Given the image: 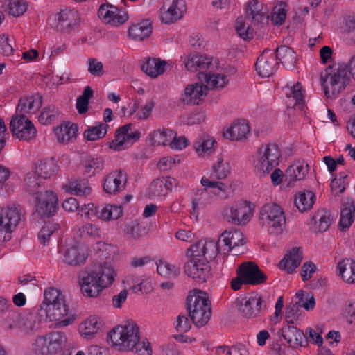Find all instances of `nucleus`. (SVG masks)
Masks as SVG:
<instances>
[{
    "instance_id": "obj_1",
    "label": "nucleus",
    "mask_w": 355,
    "mask_h": 355,
    "mask_svg": "<svg viewBox=\"0 0 355 355\" xmlns=\"http://www.w3.org/2000/svg\"><path fill=\"white\" fill-rule=\"evenodd\" d=\"M139 328L131 321L112 329L107 336V342L119 351H131L137 355H152L150 343L147 339L139 341Z\"/></svg>"
},
{
    "instance_id": "obj_2",
    "label": "nucleus",
    "mask_w": 355,
    "mask_h": 355,
    "mask_svg": "<svg viewBox=\"0 0 355 355\" xmlns=\"http://www.w3.org/2000/svg\"><path fill=\"white\" fill-rule=\"evenodd\" d=\"M116 272L108 263L104 262L94 269L82 272L79 277V285L82 293L87 297L98 296L114 281Z\"/></svg>"
},
{
    "instance_id": "obj_3",
    "label": "nucleus",
    "mask_w": 355,
    "mask_h": 355,
    "mask_svg": "<svg viewBox=\"0 0 355 355\" xmlns=\"http://www.w3.org/2000/svg\"><path fill=\"white\" fill-rule=\"evenodd\" d=\"M198 79L204 80L207 85L195 83L188 85L180 100L184 104L199 105L200 101L208 93L209 88L214 89H223L229 82L227 77L219 73H211L210 72H200Z\"/></svg>"
},
{
    "instance_id": "obj_4",
    "label": "nucleus",
    "mask_w": 355,
    "mask_h": 355,
    "mask_svg": "<svg viewBox=\"0 0 355 355\" xmlns=\"http://www.w3.org/2000/svg\"><path fill=\"white\" fill-rule=\"evenodd\" d=\"M44 299L40 305L39 314L44 315L51 321H58L56 327H66L72 323L74 318L69 316L60 320L69 313V308L64 302V295L57 289L50 288L45 290Z\"/></svg>"
},
{
    "instance_id": "obj_5",
    "label": "nucleus",
    "mask_w": 355,
    "mask_h": 355,
    "mask_svg": "<svg viewBox=\"0 0 355 355\" xmlns=\"http://www.w3.org/2000/svg\"><path fill=\"white\" fill-rule=\"evenodd\" d=\"M194 293L187 298V309L193 324L202 327L211 315V304L205 292L196 290Z\"/></svg>"
},
{
    "instance_id": "obj_6",
    "label": "nucleus",
    "mask_w": 355,
    "mask_h": 355,
    "mask_svg": "<svg viewBox=\"0 0 355 355\" xmlns=\"http://www.w3.org/2000/svg\"><path fill=\"white\" fill-rule=\"evenodd\" d=\"M320 80L326 97L335 98L345 89L350 82V78L343 71L342 66L338 69L328 67L324 71L321 72Z\"/></svg>"
},
{
    "instance_id": "obj_7",
    "label": "nucleus",
    "mask_w": 355,
    "mask_h": 355,
    "mask_svg": "<svg viewBox=\"0 0 355 355\" xmlns=\"http://www.w3.org/2000/svg\"><path fill=\"white\" fill-rule=\"evenodd\" d=\"M259 223L271 234L282 233L286 225L283 209L276 203L263 205L259 211Z\"/></svg>"
},
{
    "instance_id": "obj_8",
    "label": "nucleus",
    "mask_w": 355,
    "mask_h": 355,
    "mask_svg": "<svg viewBox=\"0 0 355 355\" xmlns=\"http://www.w3.org/2000/svg\"><path fill=\"white\" fill-rule=\"evenodd\" d=\"M21 220V212L15 205L8 206L0 214V242L11 239V233Z\"/></svg>"
},
{
    "instance_id": "obj_9",
    "label": "nucleus",
    "mask_w": 355,
    "mask_h": 355,
    "mask_svg": "<svg viewBox=\"0 0 355 355\" xmlns=\"http://www.w3.org/2000/svg\"><path fill=\"white\" fill-rule=\"evenodd\" d=\"M10 130L14 137L24 141L33 139L37 134L33 123L24 114H17L12 117Z\"/></svg>"
},
{
    "instance_id": "obj_10",
    "label": "nucleus",
    "mask_w": 355,
    "mask_h": 355,
    "mask_svg": "<svg viewBox=\"0 0 355 355\" xmlns=\"http://www.w3.org/2000/svg\"><path fill=\"white\" fill-rule=\"evenodd\" d=\"M55 19L57 21L55 29L62 33H70L79 26L80 21L78 12L69 8L61 10Z\"/></svg>"
},
{
    "instance_id": "obj_11",
    "label": "nucleus",
    "mask_w": 355,
    "mask_h": 355,
    "mask_svg": "<svg viewBox=\"0 0 355 355\" xmlns=\"http://www.w3.org/2000/svg\"><path fill=\"white\" fill-rule=\"evenodd\" d=\"M185 274L198 283H204L210 275V266L205 259L191 258L184 265Z\"/></svg>"
},
{
    "instance_id": "obj_12",
    "label": "nucleus",
    "mask_w": 355,
    "mask_h": 355,
    "mask_svg": "<svg viewBox=\"0 0 355 355\" xmlns=\"http://www.w3.org/2000/svg\"><path fill=\"white\" fill-rule=\"evenodd\" d=\"M132 124H126L120 127L116 132L115 139L110 143V148L120 151L131 146L140 137V132L135 131L129 132Z\"/></svg>"
},
{
    "instance_id": "obj_13",
    "label": "nucleus",
    "mask_w": 355,
    "mask_h": 355,
    "mask_svg": "<svg viewBox=\"0 0 355 355\" xmlns=\"http://www.w3.org/2000/svg\"><path fill=\"white\" fill-rule=\"evenodd\" d=\"M35 199L36 212L40 216L50 217L56 213L58 199L53 191H46L44 193L40 192L36 195Z\"/></svg>"
},
{
    "instance_id": "obj_14",
    "label": "nucleus",
    "mask_w": 355,
    "mask_h": 355,
    "mask_svg": "<svg viewBox=\"0 0 355 355\" xmlns=\"http://www.w3.org/2000/svg\"><path fill=\"white\" fill-rule=\"evenodd\" d=\"M98 15L104 23L112 26H119L128 19L126 12L111 4H102L98 10Z\"/></svg>"
},
{
    "instance_id": "obj_15",
    "label": "nucleus",
    "mask_w": 355,
    "mask_h": 355,
    "mask_svg": "<svg viewBox=\"0 0 355 355\" xmlns=\"http://www.w3.org/2000/svg\"><path fill=\"white\" fill-rule=\"evenodd\" d=\"M251 212L250 204L246 201L233 205L224 210L223 218L235 225L245 224L249 220Z\"/></svg>"
},
{
    "instance_id": "obj_16",
    "label": "nucleus",
    "mask_w": 355,
    "mask_h": 355,
    "mask_svg": "<svg viewBox=\"0 0 355 355\" xmlns=\"http://www.w3.org/2000/svg\"><path fill=\"white\" fill-rule=\"evenodd\" d=\"M278 62L275 53L266 49L257 58L255 67L257 73L261 77H270L277 70Z\"/></svg>"
},
{
    "instance_id": "obj_17",
    "label": "nucleus",
    "mask_w": 355,
    "mask_h": 355,
    "mask_svg": "<svg viewBox=\"0 0 355 355\" xmlns=\"http://www.w3.org/2000/svg\"><path fill=\"white\" fill-rule=\"evenodd\" d=\"M241 276L247 285L257 286L267 280V275L260 270L258 266L251 261L245 262L239 266Z\"/></svg>"
},
{
    "instance_id": "obj_18",
    "label": "nucleus",
    "mask_w": 355,
    "mask_h": 355,
    "mask_svg": "<svg viewBox=\"0 0 355 355\" xmlns=\"http://www.w3.org/2000/svg\"><path fill=\"white\" fill-rule=\"evenodd\" d=\"M250 135V125L244 119L234 121L230 127L223 131V137L230 141H244Z\"/></svg>"
},
{
    "instance_id": "obj_19",
    "label": "nucleus",
    "mask_w": 355,
    "mask_h": 355,
    "mask_svg": "<svg viewBox=\"0 0 355 355\" xmlns=\"http://www.w3.org/2000/svg\"><path fill=\"white\" fill-rule=\"evenodd\" d=\"M223 241L228 247V251L232 252L234 255L244 253L245 240L243 233L236 229L225 230L221 234Z\"/></svg>"
},
{
    "instance_id": "obj_20",
    "label": "nucleus",
    "mask_w": 355,
    "mask_h": 355,
    "mask_svg": "<svg viewBox=\"0 0 355 355\" xmlns=\"http://www.w3.org/2000/svg\"><path fill=\"white\" fill-rule=\"evenodd\" d=\"M127 176L121 169L110 173L104 179L103 189L108 194H116L125 189Z\"/></svg>"
},
{
    "instance_id": "obj_21",
    "label": "nucleus",
    "mask_w": 355,
    "mask_h": 355,
    "mask_svg": "<svg viewBox=\"0 0 355 355\" xmlns=\"http://www.w3.org/2000/svg\"><path fill=\"white\" fill-rule=\"evenodd\" d=\"M291 324L282 327L279 334L287 340L288 343L292 347H306L308 341L305 338L304 332Z\"/></svg>"
},
{
    "instance_id": "obj_22",
    "label": "nucleus",
    "mask_w": 355,
    "mask_h": 355,
    "mask_svg": "<svg viewBox=\"0 0 355 355\" xmlns=\"http://www.w3.org/2000/svg\"><path fill=\"white\" fill-rule=\"evenodd\" d=\"M62 188L68 193L78 196H87L92 193V188L86 179L76 177L69 178Z\"/></svg>"
},
{
    "instance_id": "obj_23",
    "label": "nucleus",
    "mask_w": 355,
    "mask_h": 355,
    "mask_svg": "<svg viewBox=\"0 0 355 355\" xmlns=\"http://www.w3.org/2000/svg\"><path fill=\"white\" fill-rule=\"evenodd\" d=\"M263 300L261 296H250L241 302L239 310L242 315L245 318H254L258 315L262 309Z\"/></svg>"
},
{
    "instance_id": "obj_24",
    "label": "nucleus",
    "mask_w": 355,
    "mask_h": 355,
    "mask_svg": "<svg viewBox=\"0 0 355 355\" xmlns=\"http://www.w3.org/2000/svg\"><path fill=\"white\" fill-rule=\"evenodd\" d=\"M63 261L73 266L85 263L87 253L83 246L73 245L67 247L63 251Z\"/></svg>"
},
{
    "instance_id": "obj_25",
    "label": "nucleus",
    "mask_w": 355,
    "mask_h": 355,
    "mask_svg": "<svg viewBox=\"0 0 355 355\" xmlns=\"http://www.w3.org/2000/svg\"><path fill=\"white\" fill-rule=\"evenodd\" d=\"M186 12V4L182 0H173L170 7L162 12L161 20L166 24H173L180 19Z\"/></svg>"
},
{
    "instance_id": "obj_26",
    "label": "nucleus",
    "mask_w": 355,
    "mask_h": 355,
    "mask_svg": "<svg viewBox=\"0 0 355 355\" xmlns=\"http://www.w3.org/2000/svg\"><path fill=\"white\" fill-rule=\"evenodd\" d=\"M302 260V252L299 247H294L288 251L283 259L280 261L278 266L282 270H285L288 273H293L300 266Z\"/></svg>"
},
{
    "instance_id": "obj_27",
    "label": "nucleus",
    "mask_w": 355,
    "mask_h": 355,
    "mask_svg": "<svg viewBox=\"0 0 355 355\" xmlns=\"http://www.w3.org/2000/svg\"><path fill=\"white\" fill-rule=\"evenodd\" d=\"M58 163L55 157H42L35 164L38 176L46 179L55 175L59 169Z\"/></svg>"
},
{
    "instance_id": "obj_28",
    "label": "nucleus",
    "mask_w": 355,
    "mask_h": 355,
    "mask_svg": "<svg viewBox=\"0 0 355 355\" xmlns=\"http://www.w3.org/2000/svg\"><path fill=\"white\" fill-rule=\"evenodd\" d=\"M42 99V96L38 93L21 98L17 107V114L25 115L26 113H35L40 108Z\"/></svg>"
},
{
    "instance_id": "obj_29",
    "label": "nucleus",
    "mask_w": 355,
    "mask_h": 355,
    "mask_svg": "<svg viewBox=\"0 0 355 355\" xmlns=\"http://www.w3.org/2000/svg\"><path fill=\"white\" fill-rule=\"evenodd\" d=\"M217 145V141L214 138L204 135L198 137L195 139L193 143V148L198 155L202 154L211 155L215 152Z\"/></svg>"
},
{
    "instance_id": "obj_30",
    "label": "nucleus",
    "mask_w": 355,
    "mask_h": 355,
    "mask_svg": "<svg viewBox=\"0 0 355 355\" xmlns=\"http://www.w3.org/2000/svg\"><path fill=\"white\" fill-rule=\"evenodd\" d=\"M355 202L352 199L347 198L343 203L340 211L339 227L342 231H346L354 221Z\"/></svg>"
},
{
    "instance_id": "obj_31",
    "label": "nucleus",
    "mask_w": 355,
    "mask_h": 355,
    "mask_svg": "<svg viewBox=\"0 0 355 355\" xmlns=\"http://www.w3.org/2000/svg\"><path fill=\"white\" fill-rule=\"evenodd\" d=\"M212 65V58L205 55H190L185 62V67L190 71H202L210 68Z\"/></svg>"
},
{
    "instance_id": "obj_32",
    "label": "nucleus",
    "mask_w": 355,
    "mask_h": 355,
    "mask_svg": "<svg viewBox=\"0 0 355 355\" xmlns=\"http://www.w3.org/2000/svg\"><path fill=\"white\" fill-rule=\"evenodd\" d=\"M152 33V21L145 19L139 23L132 24L128 31L129 36L138 41H142L148 37Z\"/></svg>"
},
{
    "instance_id": "obj_33",
    "label": "nucleus",
    "mask_w": 355,
    "mask_h": 355,
    "mask_svg": "<svg viewBox=\"0 0 355 355\" xmlns=\"http://www.w3.org/2000/svg\"><path fill=\"white\" fill-rule=\"evenodd\" d=\"M54 131L58 142L68 144L76 138L78 127L76 125L68 122L56 128Z\"/></svg>"
},
{
    "instance_id": "obj_34",
    "label": "nucleus",
    "mask_w": 355,
    "mask_h": 355,
    "mask_svg": "<svg viewBox=\"0 0 355 355\" xmlns=\"http://www.w3.org/2000/svg\"><path fill=\"white\" fill-rule=\"evenodd\" d=\"M276 60L279 62L286 68L295 67L296 63V55L295 51L287 46H280L275 50Z\"/></svg>"
},
{
    "instance_id": "obj_35",
    "label": "nucleus",
    "mask_w": 355,
    "mask_h": 355,
    "mask_svg": "<svg viewBox=\"0 0 355 355\" xmlns=\"http://www.w3.org/2000/svg\"><path fill=\"white\" fill-rule=\"evenodd\" d=\"M50 355L60 353L67 345V338L64 333L53 331L48 333Z\"/></svg>"
},
{
    "instance_id": "obj_36",
    "label": "nucleus",
    "mask_w": 355,
    "mask_h": 355,
    "mask_svg": "<svg viewBox=\"0 0 355 355\" xmlns=\"http://www.w3.org/2000/svg\"><path fill=\"white\" fill-rule=\"evenodd\" d=\"M339 275L347 283H355V261L345 259L338 264Z\"/></svg>"
},
{
    "instance_id": "obj_37",
    "label": "nucleus",
    "mask_w": 355,
    "mask_h": 355,
    "mask_svg": "<svg viewBox=\"0 0 355 355\" xmlns=\"http://www.w3.org/2000/svg\"><path fill=\"white\" fill-rule=\"evenodd\" d=\"M315 196L311 191L298 192L295 196L294 204L300 212H304L312 208Z\"/></svg>"
},
{
    "instance_id": "obj_38",
    "label": "nucleus",
    "mask_w": 355,
    "mask_h": 355,
    "mask_svg": "<svg viewBox=\"0 0 355 355\" xmlns=\"http://www.w3.org/2000/svg\"><path fill=\"white\" fill-rule=\"evenodd\" d=\"M166 62L157 58H148L141 68L148 76L156 78L165 71Z\"/></svg>"
},
{
    "instance_id": "obj_39",
    "label": "nucleus",
    "mask_w": 355,
    "mask_h": 355,
    "mask_svg": "<svg viewBox=\"0 0 355 355\" xmlns=\"http://www.w3.org/2000/svg\"><path fill=\"white\" fill-rule=\"evenodd\" d=\"M1 8L9 15L17 17L26 11L27 3L24 0H3Z\"/></svg>"
},
{
    "instance_id": "obj_40",
    "label": "nucleus",
    "mask_w": 355,
    "mask_h": 355,
    "mask_svg": "<svg viewBox=\"0 0 355 355\" xmlns=\"http://www.w3.org/2000/svg\"><path fill=\"white\" fill-rule=\"evenodd\" d=\"M174 136V131L168 128L157 130L148 135L150 143L153 146H168L169 141Z\"/></svg>"
},
{
    "instance_id": "obj_41",
    "label": "nucleus",
    "mask_w": 355,
    "mask_h": 355,
    "mask_svg": "<svg viewBox=\"0 0 355 355\" xmlns=\"http://www.w3.org/2000/svg\"><path fill=\"white\" fill-rule=\"evenodd\" d=\"M312 220L315 223V231L320 232L327 231L331 223L330 214L326 210L318 211L313 215Z\"/></svg>"
},
{
    "instance_id": "obj_42",
    "label": "nucleus",
    "mask_w": 355,
    "mask_h": 355,
    "mask_svg": "<svg viewBox=\"0 0 355 355\" xmlns=\"http://www.w3.org/2000/svg\"><path fill=\"white\" fill-rule=\"evenodd\" d=\"M198 247L204 248V259H205L206 261H207L208 259H215L219 252L218 242L214 241L213 240L205 241H199L197 243H196V245L193 248H196Z\"/></svg>"
},
{
    "instance_id": "obj_43",
    "label": "nucleus",
    "mask_w": 355,
    "mask_h": 355,
    "mask_svg": "<svg viewBox=\"0 0 355 355\" xmlns=\"http://www.w3.org/2000/svg\"><path fill=\"white\" fill-rule=\"evenodd\" d=\"M109 125L107 123H100L96 126H91L84 132V138L87 141H95L104 137L107 132Z\"/></svg>"
},
{
    "instance_id": "obj_44",
    "label": "nucleus",
    "mask_w": 355,
    "mask_h": 355,
    "mask_svg": "<svg viewBox=\"0 0 355 355\" xmlns=\"http://www.w3.org/2000/svg\"><path fill=\"white\" fill-rule=\"evenodd\" d=\"M37 172H28L24 177L25 189L31 195L40 193V180Z\"/></svg>"
},
{
    "instance_id": "obj_45",
    "label": "nucleus",
    "mask_w": 355,
    "mask_h": 355,
    "mask_svg": "<svg viewBox=\"0 0 355 355\" xmlns=\"http://www.w3.org/2000/svg\"><path fill=\"white\" fill-rule=\"evenodd\" d=\"M123 214V208L121 205H107L101 209L98 218L104 220H116Z\"/></svg>"
},
{
    "instance_id": "obj_46",
    "label": "nucleus",
    "mask_w": 355,
    "mask_h": 355,
    "mask_svg": "<svg viewBox=\"0 0 355 355\" xmlns=\"http://www.w3.org/2000/svg\"><path fill=\"white\" fill-rule=\"evenodd\" d=\"M157 272L166 278H176L180 274V268L165 261L157 263Z\"/></svg>"
},
{
    "instance_id": "obj_47",
    "label": "nucleus",
    "mask_w": 355,
    "mask_h": 355,
    "mask_svg": "<svg viewBox=\"0 0 355 355\" xmlns=\"http://www.w3.org/2000/svg\"><path fill=\"white\" fill-rule=\"evenodd\" d=\"M292 148H286L284 150H281L279 146L275 143H268L265 145H261L258 148L257 153L261 155L263 153V155H281L282 154H291L293 153Z\"/></svg>"
},
{
    "instance_id": "obj_48",
    "label": "nucleus",
    "mask_w": 355,
    "mask_h": 355,
    "mask_svg": "<svg viewBox=\"0 0 355 355\" xmlns=\"http://www.w3.org/2000/svg\"><path fill=\"white\" fill-rule=\"evenodd\" d=\"M167 194L164 187V179L157 178L154 180L149 185L146 191V196L150 198L159 196H164Z\"/></svg>"
},
{
    "instance_id": "obj_49",
    "label": "nucleus",
    "mask_w": 355,
    "mask_h": 355,
    "mask_svg": "<svg viewBox=\"0 0 355 355\" xmlns=\"http://www.w3.org/2000/svg\"><path fill=\"white\" fill-rule=\"evenodd\" d=\"M96 318H89L82 322L79 326V331L85 338H90L91 336L97 333L98 327Z\"/></svg>"
},
{
    "instance_id": "obj_50",
    "label": "nucleus",
    "mask_w": 355,
    "mask_h": 355,
    "mask_svg": "<svg viewBox=\"0 0 355 355\" xmlns=\"http://www.w3.org/2000/svg\"><path fill=\"white\" fill-rule=\"evenodd\" d=\"M59 225L53 222H47L43 225L38 234V239L41 244L45 245L49 243L50 237L58 229Z\"/></svg>"
},
{
    "instance_id": "obj_51",
    "label": "nucleus",
    "mask_w": 355,
    "mask_h": 355,
    "mask_svg": "<svg viewBox=\"0 0 355 355\" xmlns=\"http://www.w3.org/2000/svg\"><path fill=\"white\" fill-rule=\"evenodd\" d=\"M48 333L38 336L32 344V349L38 355H50Z\"/></svg>"
},
{
    "instance_id": "obj_52",
    "label": "nucleus",
    "mask_w": 355,
    "mask_h": 355,
    "mask_svg": "<svg viewBox=\"0 0 355 355\" xmlns=\"http://www.w3.org/2000/svg\"><path fill=\"white\" fill-rule=\"evenodd\" d=\"M278 165V159H270V157H259L256 168L263 175L268 174L273 168Z\"/></svg>"
},
{
    "instance_id": "obj_53",
    "label": "nucleus",
    "mask_w": 355,
    "mask_h": 355,
    "mask_svg": "<svg viewBox=\"0 0 355 355\" xmlns=\"http://www.w3.org/2000/svg\"><path fill=\"white\" fill-rule=\"evenodd\" d=\"M93 96V90L87 86L82 95L76 101V109L79 114H84L88 110L89 100Z\"/></svg>"
},
{
    "instance_id": "obj_54",
    "label": "nucleus",
    "mask_w": 355,
    "mask_h": 355,
    "mask_svg": "<svg viewBox=\"0 0 355 355\" xmlns=\"http://www.w3.org/2000/svg\"><path fill=\"white\" fill-rule=\"evenodd\" d=\"M59 112L55 105L45 108L39 116V121L43 125H50L58 119Z\"/></svg>"
},
{
    "instance_id": "obj_55",
    "label": "nucleus",
    "mask_w": 355,
    "mask_h": 355,
    "mask_svg": "<svg viewBox=\"0 0 355 355\" xmlns=\"http://www.w3.org/2000/svg\"><path fill=\"white\" fill-rule=\"evenodd\" d=\"M302 302L298 301L296 303H291L286 307L285 318L288 324H294L301 315L302 313Z\"/></svg>"
},
{
    "instance_id": "obj_56",
    "label": "nucleus",
    "mask_w": 355,
    "mask_h": 355,
    "mask_svg": "<svg viewBox=\"0 0 355 355\" xmlns=\"http://www.w3.org/2000/svg\"><path fill=\"white\" fill-rule=\"evenodd\" d=\"M309 165L306 164L304 166L302 164H293L288 167L286 171L287 175L289 174L292 178L290 180L291 181L300 180L304 178V175L308 172Z\"/></svg>"
},
{
    "instance_id": "obj_57",
    "label": "nucleus",
    "mask_w": 355,
    "mask_h": 355,
    "mask_svg": "<svg viewBox=\"0 0 355 355\" xmlns=\"http://www.w3.org/2000/svg\"><path fill=\"white\" fill-rule=\"evenodd\" d=\"M288 98H292L295 101V106H299L300 109L303 108L304 100V94L302 91L300 83L297 82L295 85L291 86L289 89V93L286 94Z\"/></svg>"
},
{
    "instance_id": "obj_58",
    "label": "nucleus",
    "mask_w": 355,
    "mask_h": 355,
    "mask_svg": "<svg viewBox=\"0 0 355 355\" xmlns=\"http://www.w3.org/2000/svg\"><path fill=\"white\" fill-rule=\"evenodd\" d=\"M213 170L218 179H223L230 173L231 168L227 161L223 157H218L217 163L213 166Z\"/></svg>"
},
{
    "instance_id": "obj_59",
    "label": "nucleus",
    "mask_w": 355,
    "mask_h": 355,
    "mask_svg": "<svg viewBox=\"0 0 355 355\" xmlns=\"http://www.w3.org/2000/svg\"><path fill=\"white\" fill-rule=\"evenodd\" d=\"M236 31L238 35L243 40H250L253 37V29L245 24L242 17H239L236 22Z\"/></svg>"
},
{
    "instance_id": "obj_60",
    "label": "nucleus",
    "mask_w": 355,
    "mask_h": 355,
    "mask_svg": "<svg viewBox=\"0 0 355 355\" xmlns=\"http://www.w3.org/2000/svg\"><path fill=\"white\" fill-rule=\"evenodd\" d=\"M148 230V227L141 223L128 225L124 228V232L134 238H139L146 234Z\"/></svg>"
},
{
    "instance_id": "obj_61",
    "label": "nucleus",
    "mask_w": 355,
    "mask_h": 355,
    "mask_svg": "<svg viewBox=\"0 0 355 355\" xmlns=\"http://www.w3.org/2000/svg\"><path fill=\"white\" fill-rule=\"evenodd\" d=\"M189 144V139L184 136H177V132L174 131V136L171 139L168 143V147L175 150H181L185 148Z\"/></svg>"
},
{
    "instance_id": "obj_62",
    "label": "nucleus",
    "mask_w": 355,
    "mask_h": 355,
    "mask_svg": "<svg viewBox=\"0 0 355 355\" xmlns=\"http://www.w3.org/2000/svg\"><path fill=\"white\" fill-rule=\"evenodd\" d=\"M88 71L91 75L100 77L104 74L103 66L101 62L95 58L88 60Z\"/></svg>"
},
{
    "instance_id": "obj_63",
    "label": "nucleus",
    "mask_w": 355,
    "mask_h": 355,
    "mask_svg": "<svg viewBox=\"0 0 355 355\" xmlns=\"http://www.w3.org/2000/svg\"><path fill=\"white\" fill-rule=\"evenodd\" d=\"M266 8L257 0L250 1L246 6V17L250 19L252 16H255L257 14L263 11Z\"/></svg>"
},
{
    "instance_id": "obj_64",
    "label": "nucleus",
    "mask_w": 355,
    "mask_h": 355,
    "mask_svg": "<svg viewBox=\"0 0 355 355\" xmlns=\"http://www.w3.org/2000/svg\"><path fill=\"white\" fill-rule=\"evenodd\" d=\"M79 231L82 237L97 238L101 236L100 229L96 225L92 224H87L83 226Z\"/></svg>"
}]
</instances>
